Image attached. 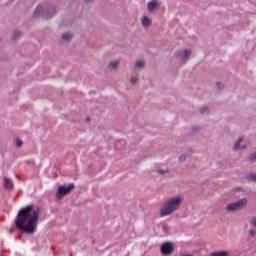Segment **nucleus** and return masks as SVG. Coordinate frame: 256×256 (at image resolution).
Listing matches in <instances>:
<instances>
[{
  "label": "nucleus",
  "instance_id": "f257e3e1",
  "mask_svg": "<svg viewBox=\"0 0 256 256\" xmlns=\"http://www.w3.org/2000/svg\"><path fill=\"white\" fill-rule=\"evenodd\" d=\"M39 215H41V209L33 204L20 209L15 220L16 227L28 235H33L37 231Z\"/></svg>",
  "mask_w": 256,
  "mask_h": 256
},
{
  "label": "nucleus",
  "instance_id": "f03ea898",
  "mask_svg": "<svg viewBox=\"0 0 256 256\" xmlns=\"http://www.w3.org/2000/svg\"><path fill=\"white\" fill-rule=\"evenodd\" d=\"M184 200L182 195L171 196L164 200L159 211L160 217H170V215L179 211Z\"/></svg>",
  "mask_w": 256,
  "mask_h": 256
},
{
  "label": "nucleus",
  "instance_id": "7ed1b4c3",
  "mask_svg": "<svg viewBox=\"0 0 256 256\" xmlns=\"http://www.w3.org/2000/svg\"><path fill=\"white\" fill-rule=\"evenodd\" d=\"M248 203H249V200L243 197L235 202L227 204L226 211L228 213H235V211H241L245 209V207H247Z\"/></svg>",
  "mask_w": 256,
  "mask_h": 256
},
{
  "label": "nucleus",
  "instance_id": "20e7f679",
  "mask_svg": "<svg viewBox=\"0 0 256 256\" xmlns=\"http://www.w3.org/2000/svg\"><path fill=\"white\" fill-rule=\"evenodd\" d=\"M73 189H75L74 183H70L68 185H60L56 192V199H63V197L69 195Z\"/></svg>",
  "mask_w": 256,
  "mask_h": 256
},
{
  "label": "nucleus",
  "instance_id": "39448f33",
  "mask_svg": "<svg viewBox=\"0 0 256 256\" xmlns=\"http://www.w3.org/2000/svg\"><path fill=\"white\" fill-rule=\"evenodd\" d=\"M191 54H192L191 49H182V50H178L175 53V57L177 61H180V63H187V61L191 59Z\"/></svg>",
  "mask_w": 256,
  "mask_h": 256
},
{
  "label": "nucleus",
  "instance_id": "423d86ee",
  "mask_svg": "<svg viewBox=\"0 0 256 256\" xmlns=\"http://www.w3.org/2000/svg\"><path fill=\"white\" fill-rule=\"evenodd\" d=\"M160 251L162 255H173L175 251V245L173 242H165L162 244Z\"/></svg>",
  "mask_w": 256,
  "mask_h": 256
},
{
  "label": "nucleus",
  "instance_id": "0eeeda50",
  "mask_svg": "<svg viewBox=\"0 0 256 256\" xmlns=\"http://www.w3.org/2000/svg\"><path fill=\"white\" fill-rule=\"evenodd\" d=\"M46 7H47V4H45V3L38 4L33 11V17L35 19H38L39 17H42V19H45Z\"/></svg>",
  "mask_w": 256,
  "mask_h": 256
},
{
  "label": "nucleus",
  "instance_id": "6e6552de",
  "mask_svg": "<svg viewBox=\"0 0 256 256\" xmlns=\"http://www.w3.org/2000/svg\"><path fill=\"white\" fill-rule=\"evenodd\" d=\"M57 15V7L53 4H46V10L44 13V19L49 20L53 19Z\"/></svg>",
  "mask_w": 256,
  "mask_h": 256
},
{
  "label": "nucleus",
  "instance_id": "1a4fd4ad",
  "mask_svg": "<svg viewBox=\"0 0 256 256\" xmlns=\"http://www.w3.org/2000/svg\"><path fill=\"white\" fill-rule=\"evenodd\" d=\"M161 9V3L159 0H151L147 3V11L148 13H155Z\"/></svg>",
  "mask_w": 256,
  "mask_h": 256
},
{
  "label": "nucleus",
  "instance_id": "9d476101",
  "mask_svg": "<svg viewBox=\"0 0 256 256\" xmlns=\"http://www.w3.org/2000/svg\"><path fill=\"white\" fill-rule=\"evenodd\" d=\"M2 185L5 190L8 191V193H11L15 189V184L13 183V180L7 176L3 178Z\"/></svg>",
  "mask_w": 256,
  "mask_h": 256
},
{
  "label": "nucleus",
  "instance_id": "9b49d317",
  "mask_svg": "<svg viewBox=\"0 0 256 256\" xmlns=\"http://www.w3.org/2000/svg\"><path fill=\"white\" fill-rule=\"evenodd\" d=\"M147 67V61L145 59H137L133 64L134 71H143Z\"/></svg>",
  "mask_w": 256,
  "mask_h": 256
},
{
  "label": "nucleus",
  "instance_id": "f8f14e48",
  "mask_svg": "<svg viewBox=\"0 0 256 256\" xmlns=\"http://www.w3.org/2000/svg\"><path fill=\"white\" fill-rule=\"evenodd\" d=\"M141 25L144 29H149L150 25H153V20L149 16H143L141 19Z\"/></svg>",
  "mask_w": 256,
  "mask_h": 256
},
{
  "label": "nucleus",
  "instance_id": "ddd939ff",
  "mask_svg": "<svg viewBox=\"0 0 256 256\" xmlns=\"http://www.w3.org/2000/svg\"><path fill=\"white\" fill-rule=\"evenodd\" d=\"M73 32H63L61 34V39L64 43H69L70 41H73Z\"/></svg>",
  "mask_w": 256,
  "mask_h": 256
},
{
  "label": "nucleus",
  "instance_id": "4468645a",
  "mask_svg": "<svg viewBox=\"0 0 256 256\" xmlns=\"http://www.w3.org/2000/svg\"><path fill=\"white\" fill-rule=\"evenodd\" d=\"M108 69L110 71H117L119 69V60L110 61L108 63Z\"/></svg>",
  "mask_w": 256,
  "mask_h": 256
},
{
  "label": "nucleus",
  "instance_id": "2eb2a0df",
  "mask_svg": "<svg viewBox=\"0 0 256 256\" xmlns=\"http://www.w3.org/2000/svg\"><path fill=\"white\" fill-rule=\"evenodd\" d=\"M245 138H243V137H240V138H238L236 141H235V143H234V145H233V151H241V143H243V140H244Z\"/></svg>",
  "mask_w": 256,
  "mask_h": 256
},
{
  "label": "nucleus",
  "instance_id": "dca6fc26",
  "mask_svg": "<svg viewBox=\"0 0 256 256\" xmlns=\"http://www.w3.org/2000/svg\"><path fill=\"white\" fill-rule=\"evenodd\" d=\"M129 81H130V84L135 86L139 83V78L137 76H131Z\"/></svg>",
  "mask_w": 256,
  "mask_h": 256
},
{
  "label": "nucleus",
  "instance_id": "f3484780",
  "mask_svg": "<svg viewBox=\"0 0 256 256\" xmlns=\"http://www.w3.org/2000/svg\"><path fill=\"white\" fill-rule=\"evenodd\" d=\"M211 256H229V252L227 251L214 252L211 254Z\"/></svg>",
  "mask_w": 256,
  "mask_h": 256
},
{
  "label": "nucleus",
  "instance_id": "a211bd4d",
  "mask_svg": "<svg viewBox=\"0 0 256 256\" xmlns=\"http://www.w3.org/2000/svg\"><path fill=\"white\" fill-rule=\"evenodd\" d=\"M209 112H210L209 107L203 106L200 108V114L202 115H209Z\"/></svg>",
  "mask_w": 256,
  "mask_h": 256
},
{
  "label": "nucleus",
  "instance_id": "6ab92c4d",
  "mask_svg": "<svg viewBox=\"0 0 256 256\" xmlns=\"http://www.w3.org/2000/svg\"><path fill=\"white\" fill-rule=\"evenodd\" d=\"M21 35H23V33H21V31H19V30H16L14 32V34L12 35V39H14V41H15V40L19 39V37H21Z\"/></svg>",
  "mask_w": 256,
  "mask_h": 256
},
{
  "label": "nucleus",
  "instance_id": "aec40b11",
  "mask_svg": "<svg viewBox=\"0 0 256 256\" xmlns=\"http://www.w3.org/2000/svg\"><path fill=\"white\" fill-rule=\"evenodd\" d=\"M178 161L179 163H185V161H187V155L182 154L178 157Z\"/></svg>",
  "mask_w": 256,
  "mask_h": 256
},
{
  "label": "nucleus",
  "instance_id": "412c9836",
  "mask_svg": "<svg viewBox=\"0 0 256 256\" xmlns=\"http://www.w3.org/2000/svg\"><path fill=\"white\" fill-rule=\"evenodd\" d=\"M157 173L158 175H167V173H169V169H159Z\"/></svg>",
  "mask_w": 256,
  "mask_h": 256
},
{
  "label": "nucleus",
  "instance_id": "4be33fe9",
  "mask_svg": "<svg viewBox=\"0 0 256 256\" xmlns=\"http://www.w3.org/2000/svg\"><path fill=\"white\" fill-rule=\"evenodd\" d=\"M162 231L165 233V235H167V233H169V225L163 224Z\"/></svg>",
  "mask_w": 256,
  "mask_h": 256
},
{
  "label": "nucleus",
  "instance_id": "5701e85b",
  "mask_svg": "<svg viewBox=\"0 0 256 256\" xmlns=\"http://www.w3.org/2000/svg\"><path fill=\"white\" fill-rule=\"evenodd\" d=\"M201 129H203L201 126L192 127V131H194V133H199V131H201Z\"/></svg>",
  "mask_w": 256,
  "mask_h": 256
},
{
  "label": "nucleus",
  "instance_id": "b1692460",
  "mask_svg": "<svg viewBox=\"0 0 256 256\" xmlns=\"http://www.w3.org/2000/svg\"><path fill=\"white\" fill-rule=\"evenodd\" d=\"M249 179H250V181H254V183H256V173L250 174Z\"/></svg>",
  "mask_w": 256,
  "mask_h": 256
},
{
  "label": "nucleus",
  "instance_id": "393cba45",
  "mask_svg": "<svg viewBox=\"0 0 256 256\" xmlns=\"http://www.w3.org/2000/svg\"><path fill=\"white\" fill-rule=\"evenodd\" d=\"M216 86H217V89H224L225 88V84H223L222 82H217Z\"/></svg>",
  "mask_w": 256,
  "mask_h": 256
},
{
  "label": "nucleus",
  "instance_id": "a878e982",
  "mask_svg": "<svg viewBox=\"0 0 256 256\" xmlns=\"http://www.w3.org/2000/svg\"><path fill=\"white\" fill-rule=\"evenodd\" d=\"M16 145H17V147H23V140H21V139H16Z\"/></svg>",
  "mask_w": 256,
  "mask_h": 256
},
{
  "label": "nucleus",
  "instance_id": "bb28decb",
  "mask_svg": "<svg viewBox=\"0 0 256 256\" xmlns=\"http://www.w3.org/2000/svg\"><path fill=\"white\" fill-rule=\"evenodd\" d=\"M249 160L252 161V162H255L256 161V153H253L249 156Z\"/></svg>",
  "mask_w": 256,
  "mask_h": 256
},
{
  "label": "nucleus",
  "instance_id": "cd10ccee",
  "mask_svg": "<svg viewBox=\"0 0 256 256\" xmlns=\"http://www.w3.org/2000/svg\"><path fill=\"white\" fill-rule=\"evenodd\" d=\"M86 3H95V0H84Z\"/></svg>",
  "mask_w": 256,
  "mask_h": 256
},
{
  "label": "nucleus",
  "instance_id": "c85d7f7f",
  "mask_svg": "<svg viewBox=\"0 0 256 256\" xmlns=\"http://www.w3.org/2000/svg\"><path fill=\"white\" fill-rule=\"evenodd\" d=\"M243 149H247V145L240 146V151Z\"/></svg>",
  "mask_w": 256,
  "mask_h": 256
},
{
  "label": "nucleus",
  "instance_id": "c756f323",
  "mask_svg": "<svg viewBox=\"0 0 256 256\" xmlns=\"http://www.w3.org/2000/svg\"><path fill=\"white\" fill-rule=\"evenodd\" d=\"M250 235L255 236V230H250Z\"/></svg>",
  "mask_w": 256,
  "mask_h": 256
},
{
  "label": "nucleus",
  "instance_id": "7c9ffc66",
  "mask_svg": "<svg viewBox=\"0 0 256 256\" xmlns=\"http://www.w3.org/2000/svg\"><path fill=\"white\" fill-rule=\"evenodd\" d=\"M27 163H31V162L27 161Z\"/></svg>",
  "mask_w": 256,
  "mask_h": 256
},
{
  "label": "nucleus",
  "instance_id": "2f4dec72",
  "mask_svg": "<svg viewBox=\"0 0 256 256\" xmlns=\"http://www.w3.org/2000/svg\"><path fill=\"white\" fill-rule=\"evenodd\" d=\"M27 163H31V162L27 161Z\"/></svg>",
  "mask_w": 256,
  "mask_h": 256
}]
</instances>
